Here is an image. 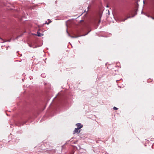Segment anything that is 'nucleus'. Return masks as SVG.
Wrapping results in <instances>:
<instances>
[{
  "label": "nucleus",
  "mask_w": 154,
  "mask_h": 154,
  "mask_svg": "<svg viewBox=\"0 0 154 154\" xmlns=\"http://www.w3.org/2000/svg\"><path fill=\"white\" fill-rule=\"evenodd\" d=\"M37 35L38 36H39V37H41L43 35V34H42V33H41L40 32H37Z\"/></svg>",
  "instance_id": "7ed1b4c3"
},
{
  "label": "nucleus",
  "mask_w": 154,
  "mask_h": 154,
  "mask_svg": "<svg viewBox=\"0 0 154 154\" xmlns=\"http://www.w3.org/2000/svg\"><path fill=\"white\" fill-rule=\"evenodd\" d=\"M108 11V13H109V11Z\"/></svg>",
  "instance_id": "f8f14e48"
},
{
  "label": "nucleus",
  "mask_w": 154,
  "mask_h": 154,
  "mask_svg": "<svg viewBox=\"0 0 154 154\" xmlns=\"http://www.w3.org/2000/svg\"><path fill=\"white\" fill-rule=\"evenodd\" d=\"M76 125L77 127V128L79 129H80L83 127V125L81 123H78L76 124Z\"/></svg>",
  "instance_id": "f03ea898"
},
{
  "label": "nucleus",
  "mask_w": 154,
  "mask_h": 154,
  "mask_svg": "<svg viewBox=\"0 0 154 154\" xmlns=\"http://www.w3.org/2000/svg\"><path fill=\"white\" fill-rule=\"evenodd\" d=\"M0 39H1V40H2V41H3V39H2V38H0Z\"/></svg>",
  "instance_id": "9d476101"
},
{
  "label": "nucleus",
  "mask_w": 154,
  "mask_h": 154,
  "mask_svg": "<svg viewBox=\"0 0 154 154\" xmlns=\"http://www.w3.org/2000/svg\"><path fill=\"white\" fill-rule=\"evenodd\" d=\"M79 130L80 129L77 128H75L73 132V134H75L76 133H79L80 131V130Z\"/></svg>",
  "instance_id": "f257e3e1"
},
{
  "label": "nucleus",
  "mask_w": 154,
  "mask_h": 154,
  "mask_svg": "<svg viewBox=\"0 0 154 154\" xmlns=\"http://www.w3.org/2000/svg\"><path fill=\"white\" fill-rule=\"evenodd\" d=\"M91 31V30H90V31H89L87 33H86V34H85V35H81V36H85V35H87L88 33V32H90Z\"/></svg>",
  "instance_id": "6e6552de"
},
{
  "label": "nucleus",
  "mask_w": 154,
  "mask_h": 154,
  "mask_svg": "<svg viewBox=\"0 0 154 154\" xmlns=\"http://www.w3.org/2000/svg\"><path fill=\"white\" fill-rule=\"evenodd\" d=\"M128 15H129V16H128L127 18L126 17V20L128 18H130L131 17H132L134 16H133L132 15L129 16V14H128Z\"/></svg>",
  "instance_id": "20e7f679"
},
{
  "label": "nucleus",
  "mask_w": 154,
  "mask_h": 154,
  "mask_svg": "<svg viewBox=\"0 0 154 154\" xmlns=\"http://www.w3.org/2000/svg\"><path fill=\"white\" fill-rule=\"evenodd\" d=\"M151 17V18H152V19L154 20V17Z\"/></svg>",
  "instance_id": "1a4fd4ad"
},
{
  "label": "nucleus",
  "mask_w": 154,
  "mask_h": 154,
  "mask_svg": "<svg viewBox=\"0 0 154 154\" xmlns=\"http://www.w3.org/2000/svg\"><path fill=\"white\" fill-rule=\"evenodd\" d=\"M48 21L49 22L48 23H47L46 22L45 23L47 24H49L51 22V21L50 20H49V19H48Z\"/></svg>",
  "instance_id": "423d86ee"
},
{
  "label": "nucleus",
  "mask_w": 154,
  "mask_h": 154,
  "mask_svg": "<svg viewBox=\"0 0 154 154\" xmlns=\"http://www.w3.org/2000/svg\"><path fill=\"white\" fill-rule=\"evenodd\" d=\"M106 7H107V8H108V7H109L108 5H107Z\"/></svg>",
  "instance_id": "9b49d317"
},
{
  "label": "nucleus",
  "mask_w": 154,
  "mask_h": 154,
  "mask_svg": "<svg viewBox=\"0 0 154 154\" xmlns=\"http://www.w3.org/2000/svg\"><path fill=\"white\" fill-rule=\"evenodd\" d=\"M68 35L69 36V37H71L72 38H77V37H79L80 36H75V37H74V36H71L69 34H68Z\"/></svg>",
  "instance_id": "39448f33"
},
{
  "label": "nucleus",
  "mask_w": 154,
  "mask_h": 154,
  "mask_svg": "<svg viewBox=\"0 0 154 154\" xmlns=\"http://www.w3.org/2000/svg\"><path fill=\"white\" fill-rule=\"evenodd\" d=\"M113 109L114 110H117L118 109L116 107H114Z\"/></svg>",
  "instance_id": "0eeeda50"
},
{
  "label": "nucleus",
  "mask_w": 154,
  "mask_h": 154,
  "mask_svg": "<svg viewBox=\"0 0 154 154\" xmlns=\"http://www.w3.org/2000/svg\"><path fill=\"white\" fill-rule=\"evenodd\" d=\"M148 17H149V16H148Z\"/></svg>",
  "instance_id": "ddd939ff"
}]
</instances>
